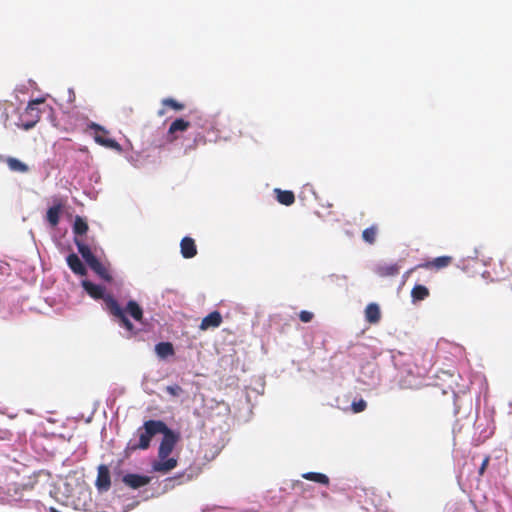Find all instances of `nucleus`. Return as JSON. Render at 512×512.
<instances>
[{"mask_svg":"<svg viewBox=\"0 0 512 512\" xmlns=\"http://www.w3.org/2000/svg\"><path fill=\"white\" fill-rule=\"evenodd\" d=\"M376 235H377V227L376 226H371V227H368L366 228L363 232H362V238L365 242L369 243V244H373L376 240Z\"/></svg>","mask_w":512,"mask_h":512,"instance_id":"bb28decb","label":"nucleus"},{"mask_svg":"<svg viewBox=\"0 0 512 512\" xmlns=\"http://www.w3.org/2000/svg\"><path fill=\"white\" fill-rule=\"evenodd\" d=\"M492 276L496 281H507L512 284V259L504 258L494 263Z\"/></svg>","mask_w":512,"mask_h":512,"instance_id":"39448f33","label":"nucleus"},{"mask_svg":"<svg viewBox=\"0 0 512 512\" xmlns=\"http://www.w3.org/2000/svg\"><path fill=\"white\" fill-rule=\"evenodd\" d=\"M430 292L424 285L417 284L411 290V297L413 302L422 301L429 296Z\"/></svg>","mask_w":512,"mask_h":512,"instance_id":"4be33fe9","label":"nucleus"},{"mask_svg":"<svg viewBox=\"0 0 512 512\" xmlns=\"http://www.w3.org/2000/svg\"><path fill=\"white\" fill-rule=\"evenodd\" d=\"M0 161H4L9 169L14 172L26 173L29 170V167L25 163L14 157L4 158L3 156H0Z\"/></svg>","mask_w":512,"mask_h":512,"instance_id":"ddd939ff","label":"nucleus"},{"mask_svg":"<svg viewBox=\"0 0 512 512\" xmlns=\"http://www.w3.org/2000/svg\"><path fill=\"white\" fill-rule=\"evenodd\" d=\"M85 291L94 299L104 298V288L100 285L94 284L90 281L84 280L82 282Z\"/></svg>","mask_w":512,"mask_h":512,"instance_id":"dca6fc26","label":"nucleus"},{"mask_svg":"<svg viewBox=\"0 0 512 512\" xmlns=\"http://www.w3.org/2000/svg\"><path fill=\"white\" fill-rule=\"evenodd\" d=\"M155 351L157 355L164 359L169 356L174 355V347L170 342H160L155 346Z\"/></svg>","mask_w":512,"mask_h":512,"instance_id":"412c9836","label":"nucleus"},{"mask_svg":"<svg viewBox=\"0 0 512 512\" xmlns=\"http://www.w3.org/2000/svg\"><path fill=\"white\" fill-rule=\"evenodd\" d=\"M277 201L285 206H290L295 202V195L290 190H281L279 188L274 190Z\"/></svg>","mask_w":512,"mask_h":512,"instance_id":"a211bd4d","label":"nucleus"},{"mask_svg":"<svg viewBox=\"0 0 512 512\" xmlns=\"http://www.w3.org/2000/svg\"><path fill=\"white\" fill-rule=\"evenodd\" d=\"M162 104L166 107H170L176 111H180V110H183L184 109V104L178 102L177 100L173 99V98H165L163 99L162 101Z\"/></svg>","mask_w":512,"mask_h":512,"instance_id":"cd10ccee","label":"nucleus"},{"mask_svg":"<svg viewBox=\"0 0 512 512\" xmlns=\"http://www.w3.org/2000/svg\"><path fill=\"white\" fill-rule=\"evenodd\" d=\"M86 453H87V449H86V446H84L80 449V454H79V457L77 458V460H81L82 457H84L86 455Z\"/></svg>","mask_w":512,"mask_h":512,"instance_id":"72a5a7b5","label":"nucleus"},{"mask_svg":"<svg viewBox=\"0 0 512 512\" xmlns=\"http://www.w3.org/2000/svg\"><path fill=\"white\" fill-rule=\"evenodd\" d=\"M68 266L71 268V270L78 274V275H84L86 273V268L79 259V257L76 254H70L66 258Z\"/></svg>","mask_w":512,"mask_h":512,"instance_id":"f3484780","label":"nucleus"},{"mask_svg":"<svg viewBox=\"0 0 512 512\" xmlns=\"http://www.w3.org/2000/svg\"><path fill=\"white\" fill-rule=\"evenodd\" d=\"M365 318L366 321L371 324H376L380 321L381 312L379 306L376 303H370L366 306Z\"/></svg>","mask_w":512,"mask_h":512,"instance_id":"2eb2a0df","label":"nucleus"},{"mask_svg":"<svg viewBox=\"0 0 512 512\" xmlns=\"http://www.w3.org/2000/svg\"><path fill=\"white\" fill-rule=\"evenodd\" d=\"M314 315L312 312L310 311H306V310H302L300 313H299V318L302 322L304 323H308L310 322L312 319H313Z\"/></svg>","mask_w":512,"mask_h":512,"instance_id":"7c9ffc66","label":"nucleus"},{"mask_svg":"<svg viewBox=\"0 0 512 512\" xmlns=\"http://www.w3.org/2000/svg\"><path fill=\"white\" fill-rule=\"evenodd\" d=\"M306 480L317 482L323 485L329 484V478L327 475L318 472H307L302 475Z\"/></svg>","mask_w":512,"mask_h":512,"instance_id":"a878e982","label":"nucleus"},{"mask_svg":"<svg viewBox=\"0 0 512 512\" xmlns=\"http://www.w3.org/2000/svg\"><path fill=\"white\" fill-rule=\"evenodd\" d=\"M489 461H490V455H486L481 463V466L479 468V476H483V474L485 473L488 465H489Z\"/></svg>","mask_w":512,"mask_h":512,"instance_id":"2f4dec72","label":"nucleus"},{"mask_svg":"<svg viewBox=\"0 0 512 512\" xmlns=\"http://www.w3.org/2000/svg\"><path fill=\"white\" fill-rule=\"evenodd\" d=\"M90 127L95 130L94 140L96 143L105 148L121 151V145L116 140L108 137L107 130L95 123H92Z\"/></svg>","mask_w":512,"mask_h":512,"instance_id":"423d86ee","label":"nucleus"},{"mask_svg":"<svg viewBox=\"0 0 512 512\" xmlns=\"http://www.w3.org/2000/svg\"><path fill=\"white\" fill-rule=\"evenodd\" d=\"M163 429L159 434H163V438L158 448V460L152 464V469L155 472L166 474L173 470L178 461L174 457H169L175 445L180 441L181 435L179 432L170 429L162 421Z\"/></svg>","mask_w":512,"mask_h":512,"instance_id":"f257e3e1","label":"nucleus"},{"mask_svg":"<svg viewBox=\"0 0 512 512\" xmlns=\"http://www.w3.org/2000/svg\"><path fill=\"white\" fill-rule=\"evenodd\" d=\"M181 254L184 258H193L197 254L196 244L193 238L184 237L180 243Z\"/></svg>","mask_w":512,"mask_h":512,"instance_id":"f8f14e48","label":"nucleus"},{"mask_svg":"<svg viewBox=\"0 0 512 512\" xmlns=\"http://www.w3.org/2000/svg\"><path fill=\"white\" fill-rule=\"evenodd\" d=\"M189 127H190V122H188V121H186V120H184L182 118H178V119L174 120L170 124L169 130H168V134L169 135H173L176 132H184Z\"/></svg>","mask_w":512,"mask_h":512,"instance_id":"5701e85b","label":"nucleus"},{"mask_svg":"<svg viewBox=\"0 0 512 512\" xmlns=\"http://www.w3.org/2000/svg\"><path fill=\"white\" fill-rule=\"evenodd\" d=\"M453 258L451 256H440L433 260L426 261L416 266L417 268L435 269L440 270L448 267L452 263Z\"/></svg>","mask_w":512,"mask_h":512,"instance_id":"1a4fd4ad","label":"nucleus"},{"mask_svg":"<svg viewBox=\"0 0 512 512\" xmlns=\"http://www.w3.org/2000/svg\"><path fill=\"white\" fill-rule=\"evenodd\" d=\"M88 231V224L85 219L80 216H76L73 223V233H74V241H77V238L84 239L83 237L86 235Z\"/></svg>","mask_w":512,"mask_h":512,"instance_id":"4468645a","label":"nucleus"},{"mask_svg":"<svg viewBox=\"0 0 512 512\" xmlns=\"http://www.w3.org/2000/svg\"><path fill=\"white\" fill-rule=\"evenodd\" d=\"M400 266L397 263L380 264L375 268V273L380 277H394L399 274Z\"/></svg>","mask_w":512,"mask_h":512,"instance_id":"9b49d317","label":"nucleus"},{"mask_svg":"<svg viewBox=\"0 0 512 512\" xmlns=\"http://www.w3.org/2000/svg\"><path fill=\"white\" fill-rule=\"evenodd\" d=\"M351 407L354 413H360L366 409L367 403L365 400L360 399L357 402H353Z\"/></svg>","mask_w":512,"mask_h":512,"instance_id":"c756f323","label":"nucleus"},{"mask_svg":"<svg viewBox=\"0 0 512 512\" xmlns=\"http://www.w3.org/2000/svg\"><path fill=\"white\" fill-rule=\"evenodd\" d=\"M165 390L168 394H170L173 397H178L183 393L182 387L177 384L169 385L165 388Z\"/></svg>","mask_w":512,"mask_h":512,"instance_id":"c85d7f7f","label":"nucleus"},{"mask_svg":"<svg viewBox=\"0 0 512 512\" xmlns=\"http://www.w3.org/2000/svg\"><path fill=\"white\" fill-rule=\"evenodd\" d=\"M89 267L96 272L101 278L105 280H110V275L108 270L103 266V264L97 259H93L88 263Z\"/></svg>","mask_w":512,"mask_h":512,"instance_id":"b1692460","label":"nucleus"},{"mask_svg":"<svg viewBox=\"0 0 512 512\" xmlns=\"http://www.w3.org/2000/svg\"><path fill=\"white\" fill-rule=\"evenodd\" d=\"M61 211V204L50 207L46 214V220L51 226H56L59 223V214Z\"/></svg>","mask_w":512,"mask_h":512,"instance_id":"393cba45","label":"nucleus"},{"mask_svg":"<svg viewBox=\"0 0 512 512\" xmlns=\"http://www.w3.org/2000/svg\"><path fill=\"white\" fill-rule=\"evenodd\" d=\"M123 483L132 489H138L150 483L151 478L149 476L139 474H126L122 479Z\"/></svg>","mask_w":512,"mask_h":512,"instance_id":"6e6552de","label":"nucleus"},{"mask_svg":"<svg viewBox=\"0 0 512 512\" xmlns=\"http://www.w3.org/2000/svg\"><path fill=\"white\" fill-rule=\"evenodd\" d=\"M95 486L99 492H106L111 487L110 471L109 468L104 464L98 466Z\"/></svg>","mask_w":512,"mask_h":512,"instance_id":"0eeeda50","label":"nucleus"},{"mask_svg":"<svg viewBox=\"0 0 512 512\" xmlns=\"http://www.w3.org/2000/svg\"><path fill=\"white\" fill-rule=\"evenodd\" d=\"M124 312L125 314L128 313L136 321H141L143 318V310L140 307V305L134 300H130L127 303Z\"/></svg>","mask_w":512,"mask_h":512,"instance_id":"6ab92c4d","label":"nucleus"},{"mask_svg":"<svg viewBox=\"0 0 512 512\" xmlns=\"http://www.w3.org/2000/svg\"><path fill=\"white\" fill-rule=\"evenodd\" d=\"M75 244L77 246L78 252L81 254L82 258L87 264L96 258L91 252L89 246L84 242V239L77 238Z\"/></svg>","mask_w":512,"mask_h":512,"instance_id":"aec40b11","label":"nucleus"},{"mask_svg":"<svg viewBox=\"0 0 512 512\" xmlns=\"http://www.w3.org/2000/svg\"><path fill=\"white\" fill-rule=\"evenodd\" d=\"M104 300L110 314L118 319L119 324L126 328L128 331L133 332L134 326L127 318L124 310L120 307L118 302L112 296H107Z\"/></svg>","mask_w":512,"mask_h":512,"instance_id":"20e7f679","label":"nucleus"},{"mask_svg":"<svg viewBox=\"0 0 512 512\" xmlns=\"http://www.w3.org/2000/svg\"><path fill=\"white\" fill-rule=\"evenodd\" d=\"M42 103V99L30 101L26 106L25 110L20 114L17 126L24 130H29L33 128L36 125V123L40 120V110L38 108V105Z\"/></svg>","mask_w":512,"mask_h":512,"instance_id":"7ed1b4c3","label":"nucleus"},{"mask_svg":"<svg viewBox=\"0 0 512 512\" xmlns=\"http://www.w3.org/2000/svg\"><path fill=\"white\" fill-rule=\"evenodd\" d=\"M222 323V315L218 311H213L209 313L207 316H205L200 325L199 329L202 331H206L210 328H217Z\"/></svg>","mask_w":512,"mask_h":512,"instance_id":"9d476101","label":"nucleus"},{"mask_svg":"<svg viewBox=\"0 0 512 512\" xmlns=\"http://www.w3.org/2000/svg\"><path fill=\"white\" fill-rule=\"evenodd\" d=\"M68 101L69 102L75 101V93L72 89H69V91H68Z\"/></svg>","mask_w":512,"mask_h":512,"instance_id":"473e14b6","label":"nucleus"},{"mask_svg":"<svg viewBox=\"0 0 512 512\" xmlns=\"http://www.w3.org/2000/svg\"><path fill=\"white\" fill-rule=\"evenodd\" d=\"M4 114H5V119H4V121L6 122V121L8 120V115H7L6 113H4Z\"/></svg>","mask_w":512,"mask_h":512,"instance_id":"f704fd0d","label":"nucleus"},{"mask_svg":"<svg viewBox=\"0 0 512 512\" xmlns=\"http://www.w3.org/2000/svg\"><path fill=\"white\" fill-rule=\"evenodd\" d=\"M162 421L161 420H147L144 424L139 427L136 431V435L139 438V442H135L130 440L127 444L126 450L131 452L136 451L138 449L146 450L150 447L151 439L162 431Z\"/></svg>","mask_w":512,"mask_h":512,"instance_id":"f03ea898","label":"nucleus"}]
</instances>
